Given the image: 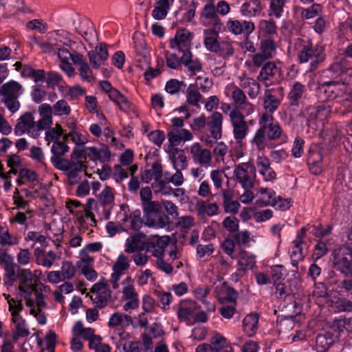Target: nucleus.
I'll return each mask as SVG.
<instances>
[{
    "mask_svg": "<svg viewBox=\"0 0 352 352\" xmlns=\"http://www.w3.org/2000/svg\"><path fill=\"white\" fill-rule=\"evenodd\" d=\"M223 120V115L218 111L213 112L208 118L206 126L211 137L215 140H218L222 137Z\"/></svg>",
    "mask_w": 352,
    "mask_h": 352,
    "instance_id": "nucleus-24",
    "label": "nucleus"
},
{
    "mask_svg": "<svg viewBox=\"0 0 352 352\" xmlns=\"http://www.w3.org/2000/svg\"><path fill=\"white\" fill-rule=\"evenodd\" d=\"M85 151L87 156L94 162L99 161L104 164L109 162L111 157V151L106 145L100 148L95 146L87 147Z\"/></svg>",
    "mask_w": 352,
    "mask_h": 352,
    "instance_id": "nucleus-29",
    "label": "nucleus"
},
{
    "mask_svg": "<svg viewBox=\"0 0 352 352\" xmlns=\"http://www.w3.org/2000/svg\"><path fill=\"white\" fill-rule=\"evenodd\" d=\"M19 243V238L9 232L8 229H0V244L2 245H14Z\"/></svg>",
    "mask_w": 352,
    "mask_h": 352,
    "instance_id": "nucleus-60",
    "label": "nucleus"
},
{
    "mask_svg": "<svg viewBox=\"0 0 352 352\" xmlns=\"http://www.w3.org/2000/svg\"><path fill=\"white\" fill-rule=\"evenodd\" d=\"M298 60L300 63L309 62L311 69L324 61V47L320 44L314 45L310 40L298 38L294 42Z\"/></svg>",
    "mask_w": 352,
    "mask_h": 352,
    "instance_id": "nucleus-4",
    "label": "nucleus"
},
{
    "mask_svg": "<svg viewBox=\"0 0 352 352\" xmlns=\"http://www.w3.org/2000/svg\"><path fill=\"white\" fill-rule=\"evenodd\" d=\"M228 30L235 35L244 34L248 36L255 30V25L250 21L229 20L226 24Z\"/></svg>",
    "mask_w": 352,
    "mask_h": 352,
    "instance_id": "nucleus-20",
    "label": "nucleus"
},
{
    "mask_svg": "<svg viewBox=\"0 0 352 352\" xmlns=\"http://www.w3.org/2000/svg\"><path fill=\"white\" fill-rule=\"evenodd\" d=\"M175 0H157L152 10L151 16L155 20H163L173 5Z\"/></svg>",
    "mask_w": 352,
    "mask_h": 352,
    "instance_id": "nucleus-34",
    "label": "nucleus"
},
{
    "mask_svg": "<svg viewBox=\"0 0 352 352\" xmlns=\"http://www.w3.org/2000/svg\"><path fill=\"white\" fill-rule=\"evenodd\" d=\"M225 95L230 98V100L243 111L245 116H250L254 112L255 106L249 102L245 92L234 82L228 84L224 90Z\"/></svg>",
    "mask_w": 352,
    "mask_h": 352,
    "instance_id": "nucleus-6",
    "label": "nucleus"
},
{
    "mask_svg": "<svg viewBox=\"0 0 352 352\" xmlns=\"http://www.w3.org/2000/svg\"><path fill=\"white\" fill-rule=\"evenodd\" d=\"M131 261L128 256L121 254L112 266L113 274L122 276L130 268Z\"/></svg>",
    "mask_w": 352,
    "mask_h": 352,
    "instance_id": "nucleus-47",
    "label": "nucleus"
},
{
    "mask_svg": "<svg viewBox=\"0 0 352 352\" xmlns=\"http://www.w3.org/2000/svg\"><path fill=\"white\" fill-rule=\"evenodd\" d=\"M146 235L138 232L129 236L125 241L124 252L133 254L136 252H142L146 248L147 241H144Z\"/></svg>",
    "mask_w": 352,
    "mask_h": 352,
    "instance_id": "nucleus-19",
    "label": "nucleus"
},
{
    "mask_svg": "<svg viewBox=\"0 0 352 352\" xmlns=\"http://www.w3.org/2000/svg\"><path fill=\"white\" fill-rule=\"evenodd\" d=\"M191 51L184 52L182 56V63L188 68L190 76H195L197 72L202 70V63L198 58H192Z\"/></svg>",
    "mask_w": 352,
    "mask_h": 352,
    "instance_id": "nucleus-38",
    "label": "nucleus"
},
{
    "mask_svg": "<svg viewBox=\"0 0 352 352\" xmlns=\"http://www.w3.org/2000/svg\"><path fill=\"white\" fill-rule=\"evenodd\" d=\"M322 150L319 148H313L309 151L307 157V165L309 171L316 175L322 172Z\"/></svg>",
    "mask_w": 352,
    "mask_h": 352,
    "instance_id": "nucleus-23",
    "label": "nucleus"
},
{
    "mask_svg": "<svg viewBox=\"0 0 352 352\" xmlns=\"http://www.w3.org/2000/svg\"><path fill=\"white\" fill-rule=\"evenodd\" d=\"M38 112L41 117L38 121H35L32 112H25L21 115L14 129V134L20 136L27 133L31 138H38L41 135V131L53 124L52 107L49 104H41L38 107Z\"/></svg>",
    "mask_w": 352,
    "mask_h": 352,
    "instance_id": "nucleus-2",
    "label": "nucleus"
},
{
    "mask_svg": "<svg viewBox=\"0 0 352 352\" xmlns=\"http://www.w3.org/2000/svg\"><path fill=\"white\" fill-rule=\"evenodd\" d=\"M52 107V115L54 114L57 116H67L71 113V107L68 102L61 99L58 100Z\"/></svg>",
    "mask_w": 352,
    "mask_h": 352,
    "instance_id": "nucleus-52",
    "label": "nucleus"
},
{
    "mask_svg": "<svg viewBox=\"0 0 352 352\" xmlns=\"http://www.w3.org/2000/svg\"><path fill=\"white\" fill-rule=\"evenodd\" d=\"M233 239L236 244L240 247H249L251 241H253V236L247 230L241 231L238 230L233 234Z\"/></svg>",
    "mask_w": 352,
    "mask_h": 352,
    "instance_id": "nucleus-53",
    "label": "nucleus"
},
{
    "mask_svg": "<svg viewBox=\"0 0 352 352\" xmlns=\"http://www.w3.org/2000/svg\"><path fill=\"white\" fill-rule=\"evenodd\" d=\"M214 0H208L200 12V23L208 28L223 29V25L217 13Z\"/></svg>",
    "mask_w": 352,
    "mask_h": 352,
    "instance_id": "nucleus-12",
    "label": "nucleus"
},
{
    "mask_svg": "<svg viewBox=\"0 0 352 352\" xmlns=\"http://www.w3.org/2000/svg\"><path fill=\"white\" fill-rule=\"evenodd\" d=\"M94 258L89 255H85L77 263L76 266L80 270L87 280L93 281L98 277V273L94 269Z\"/></svg>",
    "mask_w": 352,
    "mask_h": 352,
    "instance_id": "nucleus-28",
    "label": "nucleus"
},
{
    "mask_svg": "<svg viewBox=\"0 0 352 352\" xmlns=\"http://www.w3.org/2000/svg\"><path fill=\"white\" fill-rule=\"evenodd\" d=\"M332 267L340 273L348 276L352 273V248L346 246L335 249L332 254Z\"/></svg>",
    "mask_w": 352,
    "mask_h": 352,
    "instance_id": "nucleus-7",
    "label": "nucleus"
},
{
    "mask_svg": "<svg viewBox=\"0 0 352 352\" xmlns=\"http://www.w3.org/2000/svg\"><path fill=\"white\" fill-rule=\"evenodd\" d=\"M43 276L41 270L32 272L30 269H22L18 272V289L20 296L30 308V314L34 316L41 324L46 323V317L43 309L47 307L45 294L50 292V286L41 283Z\"/></svg>",
    "mask_w": 352,
    "mask_h": 352,
    "instance_id": "nucleus-1",
    "label": "nucleus"
},
{
    "mask_svg": "<svg viewBox=\"0 0 352 352\" xmlns=\"http://www.w3.org/2000/svg\"><path fill=\"white\" fill-rule=\"evenodd\" d=\"M331 112L329 106L318 104L306 107L302 111V115L307 119V124L310 126L318 122H324L329 116Z\"/></svg>",
    "mask_w": 352,
    "mask_h": 352,
    "instance_id": "nucleus-13",
    "label": "nucleus"
},
{
    "mask_svg": "<svg viewBox=\"0 0 352 352\" xmlns=\"http://www.w3.org/2000/svg\"><path fill=\"white\" fill-rule=\"evenodd\" d=\"M72 62L78 67L79 74L82 80L89 82L94 81L92 71L82 54H75Z\"/></svg>",
    "mask_w": 352,
    "mask_h": 352,
    "instance_id": "nucleus-30",
    "label": "nucleus"
},
{
    "mask_svg": "<svg viewBox=\"0 0 352 352\" xmlns=\"http://www.w3.org/2000/svg\"><path fill=\"white\" fill-rule=\"evenodd\" d=\"M335 338L331 331L319 333L315 340L313 349L317 352H325L333 344Z\"/></svg>",
    "mask_w": 352,
    "mask_h": 352,
    "instance_id": "nucleus-35",
    "label": "nucleus"
},
{
    "mask_svg": "<svg viewBox=\"0 0 352 352\" xmlns=\"http://www.w3.org/2000/svg\"><path fill=\"white\" fill-rule=\"evenodd\" d=\"M197 309L198 305L195 301L192 300H181L178 304L177 318L180 321L190 324L191 318Z\"/></svg>",
    "mask_w": 352,
    "mask_h": 352,
    "instance_id": "nucleus-21",
    "label": "nucleus"
},
{
    "mask_svg": "<svg viewBox=\"0 0 352 352\" xmlns=\"http://www.w3.org/2000/svg\"><path fill=\"white\" fill-rule=\"evenodd\" d=\"M69 151V146L66 142L56 141L51 146L52 157L50 158L52 164L55 168L61 164L67 163V160L63 157Z\"/></svg>",
    "mask_w": 352,
    "mask_h": 352,
    "instance_id": "nucleus-22",
    "label": "nucleus"
},
{
    "mask_svg": "<svg viewBox=\"0 0 352 352\" xmlns=\"http://www.w3.org/2000/svg\"><path fill=\"white\" fill-rule=\"evenodd\" d=\"M258 126L250 141L251 145L258 151L265 150L267 140L276 141L286 138L280 123L273 116L261 113L258 118Z\"/></svg>",
    "mask_w": 352,
    "mask_h": 352,
    "instance_id": "nucleus-3",
    "label": "nucleus"
},
{
    "mask_svg": "<svg viewBox=\"0 0 352 352\" xmlns=\"http://www.w3.org/2000/svg\"><path fill=\"white\" fill-rule=\"evenodd\" d=\"M114 199L113 188L106 186L98 196V203L112 207Z\"/></svg>",
    "mask_w": 352,
    "mask_h": 352,
    "instance_id": "nucleus-54",
    "label": "nucleus"
},
{
    "mask_svg": "<svg viewBox=\"0 0 352 352\" xmlns=\"http://www.w3.org/2000/svg\"><path fill=\"white\" fill-rule=\"evenodd\" d=\"M190 157L195 164L208 168L211 166L212 157L210 150L195 142L189 147Z\"/></svg>",
    "mask_w": 352,
    "mask_h": 352,
    "instance_id": "nucleus-14",
    "label": "nucleus"
},
{
    "mask_svg": "<svg viewBox=\"0 0 352 352\" xmlns=\"http://www.w3.org/2000/svg\"><path fill=\"white\" fill-rule=\"evenodd\" d=\"M186 84L184 81L177 79H170L165 85V91L170 95H178L180 92H184Z\"/></svg>",
    "mask_w": 352,
    "mask_h": 352,
    "instance_id": "nucleus-51",
    "label": "nucleus"
},
{
    "mask_svg": "<svg viewBox=\"0 0 352 352\" xmlns=\"http://www.w3.org/2000/svg\"><path fill=\"white\" fill-rule=\"evenodd\" d=\"M237 264L245 270L252 269L256 264V256L244 250H241L237 257Z\"/></svg>",
    "mask_w": 352,
    "mask_h": 352,
    "instance_id": "nucleus-45",
    "label": "nucleus"
},
{
    "mask_svg": "<svg viewBox=\"0 0 352 352\" xmlns=\"http://www.w3.org/2000/svg\"><path fill=\"white\" fill-rule=\"evenodd\" d=\"M287 0H270L269 15L280 18L283 13V8Z\"/></svg>",
    "mask_w": 352,
    "mask_h": 352,
    "instance_id": "nucleus-57",
    "label": "nucleus"
},
{
    "mask_svg": "<svg viewBox=\"0 0 352 352\" xmlns=\"http://www.w3.org/2000/svg\"><path fill=\"white\" fill-rule=\"evenodd\" d=\"M275 295L277 298L289 301H292L294 296L292 293L287 289L285 283H279L276 285Z\"/></svg>",
    "mask_w": 352,
    "mask_h": 352,
    "instance_id": "nucleus-62",
    "label": "nucleus"
},
{
    "mask_svg": "<svg viewBox=\"0 0 352 352\" xmlns=\"http://www.w3.org/2000/svg\"><path fill=\"white\" fill-rule=\"evenodd\" d=\"M293 245L290 256L292 265L296 267L298 261H302L307 254V244L306 243H300L293 241Z\"/></svg>",
    "mask_w": 352,
    "mask_h": 352,
    "instance_id": "nucleus-44",
    "label": "nucleus"
},
{
    "mask_svg": "<svg viewBox=\"0 0 352 352\" xmlns=\"http://www.w3.org/2000/svg\"><path fill=\"white\" fill-rule=\"evenodd\" d=\"M76 267L69 261H64L61 265V270L60 271L63 280H71L76 275Z\"/></svg>",
    "mask_w": 352,
    "mask_h": 352,
    "instance_id": "nucleus-63",
    "label": "nucleus"
},
{
    "mask_svg": "<svg viewBox=\"0 0 352 352\" xmlns=\"http://www.w3.org/2000/svg\"><path fill=\"white\" fill-rule=\"evenodd\" d=\"M322 11V8L319 3H314L310 7L305 8L301 12V16L305 19H313L319 15Z\"/></svg>",
    "mask_w": 352,
    "mask_h": 352,
    "instance_id": "nucleus-64",
    "label": "nucleus"
},
{
    "mask_svg": "<svg viewBox=\"0 0 352 352\" xmlns=\"http://www.w3.org/2000/svg\"><path fill=\"white\" fill-rule=\"evenodd\" d=\"M210 345L213 351L219 352L221 350L228 351L230 349L231 352H233V349L230 346V342L223 336L219 333H215L210 340Z\"/></svg>",
    "mask_w": 352,
    "mask_h": 352,
    "instance_id": "nucleus-42",
    "label": "nucleus"
},
{
    "mask_svg": "<svg viewBox=\"0 0 352 352\" xmlns=\"http://www.w3.org/2000/svg\"><path fill=\"white\" fill-rule=\"evenodd\" d=\"M258 323V316L256 314L247 315L243 320V331L248 337H252L255 335Z\"/></svg>",
    "mask_w": 352,
    "mask_h": 352,
    "instance_id": "nucleus-43",
    "label": "nucleus"
},
{
    "mask_svg": "<svg viewBox=\"0 0 352 352\" xmlns=\"http://www.w3.org/2000/svg\"><path fill=\"white\" fill-rule=\"evenodd\" d=\"M17 269L18 266L15 263L4 267L3 281L6 285L12 286L16 278H18V274H16Z\"/></svg>",
    "mask_w": 352,
    "mask_h": 352,
    "instance_id": "nucleus-56",
    "label": "nucleus"
},
{
    "mask_svg": "<svg viewBox=\"0 0 352 352\" xmlns=\"http://www.w3.org/2000/svg\"><path fill=\"white\" fill-rule=\"evenodd\" d=\"M196 208L199 215L212 217L219 213V206L216 203L207 204L205 201H201L197 203Z\"/></svg>",
    "mask_w": 352,
    "mask_h": 352,
    "instance_id": "nucleus-48",
    "label": "nucleus"
},
{
    "mask_svg": "<svg viewBox=\"0 0 352 352\" xmlns=\"http://www.w3.org/2000/svg\"><path fill=\"white\" fill-rule=\"evenodd\" d=\"M263 8L261 0H247L240 7V14L245 18L259 16Z\"/></svg>",
    "mask_w": 352,
    "mask_h": 352,
    "instance_id": "nucleus-27",
    "label": "nucleus"
},
{
    "mask_svg": "<svg viewBox=\"0 0 352 352\" xmlns=\"http://www.w3.org/2000/svg\"><path fill=\"white\" fill-rule=\"evenodd\" d=\"M56 168L65 172L69 180V184L74 185L78 182V175L85 170L86 166L82 160L69 161L67 160V163L61 164Z\"/></svg>",
    "mask_w": 352,
    "mask_h": 352,
    "instance_id": "nucleus-16",
    "label": "nucleus"
},
{
    "mask_svg": "<svg viewBox=\"0 0 352 352\" xmlns=\"http://www.w3.org/2000/svg\"><path fill=\"white\" fill-rule=\"evenodd\" d=\"M95 204L94 199H89L85 206H83V213L78 217V222L81 226H87L95 227L97 222L94 213L91 212L93 204Z\"/></svg>",
    "mask_w": 352,
    "mask_h": 352,
    "instance_id": "nucleus-32",
    "label": "nucleus"
},
{
    "mask_svg": "<svg viewBox=\"0 0 352 352\" xmlns=\"http://www.w3.org/2000/svg\"><path fill=\"white\" fill-rule=\"evenodd\" d=\"M90 298L96 307H105L111 298V292L109 285L103 281L95 283L91 289Z\"/></svg>",
    "mask_w": 352,
    "mask_h": 352,
    "instance_id": "nucleus-11",
    "label": "nucleus"
},
{
    "mask_svg": "<svg viewBox=\"0 0 352 352\" xmlns=\"http://www.w3.org/2000/svg\"><path fill=\"white\" fill-rule=\"evenodd\" d=\"M193 34L186 29H181L177 31L173 38L170 40V47L178 50L182 54L190 51L191 41Z\"/></svg>",
    "mask_w": 352,
    "mask_h": 352,
    "instance_id": "nucleus-15",
    "label": "nucleus"
},
{
    "mask_svg": "<svg viewBox=\"0 0 352 352\" xmlns=\"http://www.w3.org/2000/svg\"><path fill=\"white\" fill-rule=\"evenodd\" d=\"M278 72L279 69L274 62H267L261 67L257 80L264 82L265 87H268L267 81L274 78Z\"/></svg>",
    "mask_w": 352,
    "mask_h": 352,
    "instance_id": "nucleus-39",
    "label": "nucleus"
},
{
    "mask_svg": "<svg viewBox=\"0 0 352 352\" xmlns=\"http://www.w3.org/2000/svg\"><path fill=\"white\" fill-rule=\"evenodd\" d=\"M239 85L245 90L250 99H255L260 94L261 85L254 78L249 76L245 72H243L238 76Z\"/></svg>",
    "mask_w": 352,
    "mask_h": 352,
    "instance_id": "nucleus-17",
    "label": "nucleus"
},
{
    "mask_svg": "<svg viewBox=\"0 0 352 352\" xmlns=\"http://www.w3.org/2000/svg\"><path fill=\"white\" fill-rule=\"evenodd\" d=\"M23 86L15 80H10L0 87L1 101L12 113L19 111L21 103L19 97L23 94Z\"/></svg>",
    "mask_w": 352,
    "mask_h": 352,
    "instance_id": "nucleus-5",
    "label": "nucleus"
},
{
    "mask_svg": "<svg viewBox=\"0 0 352 352\" xmlns=\"http://www.w3.org/2000/svg\"><path fill=\"white\" fill-rule=\"evenodd\" d=\"M122 300L126 301L123 305V309L128 311L139 307V296L135 289L133 280L131 276H127L122 282Z\"/></svg>",
    "mask_w": 352,
    "mask_h": 352,
    "instance_id": "nucleus-10",
    "label": "nucleus"
},
{
    "mask_svg": "<svg viewBox=\"0 0 352 352\" xmlns=\"http://www.w3.org/2000/svg\"><path fill=\"white\" fill-rule=\"evenodd\" d=\"M168 155L174 169L185 170L187 168L188 162L183 149L172 148L170 149Z\"/></svg>",
    "mask_w": 352,
    "mask_h": 352,
    "instance_id": "nucleus-31",
    "label": "nucleus"
},
{
    "mask_svg": "<svg viewBox=\"0 0 352 352\" xmlns=\"http://www.w3.org/2000/svg\"><path fill=\"white\" fill-rule=\"evenodd\" d=\"M235 181L243 189L252 188L254 186L255 167L250 162L240 163L234 169Z\"/></svg>",
    "mask_w": 352,
    "mask_h": 352,
    "instance_id": "nucleus-9",
    "label": "nucleus"
},
{
    "mask_svg": "<svg viewBox=\"0 0 352 352\" xmlns=\"http://www.w3.org/2000/svg\"><path fill=\"white\" fill-rule=\"evenodd\" d=\"M34 254L35 256L36 263L47 268H50L53 265L56 258V255L52 250L45 252L42 249L36 248L34 250Z\"/></svg>",
    "mask_w": 352,
    "mask_h": 352,
    "instance_id": "nucleus-36",
    "label": "nucleus"
},
{
    "mask_svg": "<svg viewBox=\"0 0 352 352\" xmlns=\"http://www.w3.org/2000/svg\"><path fill=\"white\" fill-rule=\"evenodd\" d=\"M167 137L170 144L177 145L181 142L192 140L193 135L189 130L181 128L178 129H171L168 133Z\"/></svg>",
    "mask_w": 352,
    "mask_h": 352,
    "instance_id": "nucleus-37",
    "label": "nucleus"
},
{
    "mask_svg": "<svg viewBox=\"0 0 352 352\" xmlns=\"http://www.w3.org/2000/svg\"><path fill=\"white\" fill-rule=\"evenodd\" d=\"M142 207L146 220L148 217H151V215L152 214H160L162 210L161 204L158 201L152 200L143 203V204H142Z\"/></svg>",
    "mask_w": 352,
    "mask_h": 352,
    "instance_id": "nucleus-55",
    "label": "nucleus"
},
{
    "mask_svg": "<svg viewBox=\"0 0 352 352\" xmlns=\"http://www.w3.org/2000/svg\"><path fill=\"white\" fill-rule=\"evenodd\" d=\"M277 45L271 38L262 39L260 43V50L262 54L272 58L276 54Z\"/></svg>",
    "mask_w": 352,
    "mask_h": 352,
    "instance_id": "nucleus-50",
    "label": "nucleus"
},
{
    "mask_svg": "<svg viewBox=\"0 0 352 352\" xmlns=\"http://www.w3.org/2000/svg\"><path fill=\"white\" fill-rule=\"evenodd\" d=\"M52 125L50 124L43 130L45 131V140L47 142L48 145L51 142L53 144L56 141H60V138L63 135V129L60 124L56 123L54 127H52Z\"/></svg>",
    "mask_w": 352,
    "mask_h": 352,
    "instance_id": "nucleus-46",
    "label": "nucleus"
},
{
    "mask_svg": "<svg viewBox=\"0 0 352 352\" xmlns=\"http://www.w3.org/2000/svg\"><path fill=\"white\" fill-rule=\"evenodd\" d=\"M276 192L272 188L261 187L256 194V205L261 207L272 206Z\"/></svg>",
    "mask_w": 352,
    "mask_h": 352,
    "instance_id": "nucleus-40",
    "label": "nucleus"
},
{
    "mask_svg": "<svg viewBox=\"0 0 352 352\" xmlns=\"http://www.w3.org/2000/svg\"><path fill=\"white\" fill-rule=\"evenodd\" d=\"M33 216L34 211L31 209L27 208L25 212L18 211L10 219V222L24 226L26 225L27 221L32 219Z\"/></svg>",
    "mask_w": 352,
    "mask_h": 352,
    "instance_id": "nucleus-58",
    "label": "nucleus"
},
{
    "mask_svg": "<svg viewBox=\"0 0 352 352\" xmlns=\"http://www.w3.org/2000/svg\"><path fill=\"white\" fill-rule=\"evenodd\" d=\"M186 102L192 107L199 108V102L203 98L202 95L195 89V86L190 85L186 89Z\"/></svg>",
    "mask_w": 352,
    "mask_h": 352,
    "instance_id": "nucleus-49",
    "label": "nucleus"
},
{
    "mask_svg": "<svg viewBox=\"0 0 352 352\" xmlns=\"http://www.w3.org/2000/svg\"><path fill=\"white\" fill-rule=\"evenodd\" d=\"M222 29L216 28H208L204 31V43L206 48L212 52H215L220 42L218 41L219 34Z\"/></svg>",
    "mask_w": 352,
    "mask_h": 352,
    "instance_id": "nucleus-33",
    "label": "nucleus"
},
{
    "mask_svg": "<svg viewBox=\"0 0 352 352\" xmlns=\"http://www.w3.org/2000/svg\"><path fill=\"white\" fill-rule=\"evenodd\" d=\"M155 294L157 296V300L161 304V308L164 311L169 309L170 305L173 301V296L171 293L164 291H155Z\"/></svg>",
    "mask_w": 352,
    "mask_h": 352,
    "instance_id": "nucleus-61",
    "label": "nucleus"
},
{
    "mask_svg": "<svg viewBox=\"0 0 352 352\" xmlns=\"http://www.w3.org/2000/svg\"><path fill=\"white\" fill-rule=\"evenodd\" d=\"M170 223V217L167 214H161L158 217L157 219H154L152 217H148L145 225L148 227L153 228H164L168 226Z\"/></svg>",
    "mask_w": 352,
    "mask_h": 352,
    "instance_id": "nucleus-59",
    "label": "nucleus"
},
{
    "mask_svg": "<svg viewBox=\"0 0 352 352\" xmlns=\"http://www.w3.org/2000/svg\"><path fill=\"white\" fill-rule=\"evenodd\" d=\"M307 92L306 85L299 81H295L291 85L287 94V100L290 107H298L300 100L305 98Z\"/></svg>",
    "mask_w": 352,
    "mask_h": 352,
    "instance_id": "nucleus-26",
    "label": "nucleus"
},
{
    "mask_svg": "<svg viewBox=\"0 0 352 352\" xmlns=\"http://www.w3.org/2000/svg\"><path fill=\"white\" fill-rule=\"evenodd\" d=\"M243 111L238 108H234L229 113L230 121L233 129V135L237 143L245 138L249 132V126L245 120Z\"/></svg>",
    "mask_w": 352,
    "mask_h": 352,
    "instance_id": "nucleus-8",
    "label": "nucleus"
},
{
    "mask_svg": "<svg viewBox=\"0 0 352 352\" xmlns=\"http://www.w3.org/2000/svg\"><path fill=\"white\" fill-rule=\"evenodd\" d=\"M221 194L223 200V209L227 213L235 214L238 212L240 204L238 201H233L232 199V192L228 189L221 190Z\"/></svg>",
    "mask_w": 352,
    "mask_h": 352,
    "instance_id": "nucleus-41",
    "label": "nucleus"
},
{
    "mask_svg": "<svg viewBox=\"0 0 352 352\" xmlns=\"http://www.w3.org/2000/svg\"><path fill=\"white\" fill-rule=\"evenodd\" d=\"M10 320L14 342H17L19 339L26 338L30 334L28 324L22 316L10 318Z\"/></svg>",
    "mask_w": 352,
    "mask_h": 352,
    "instance_id": "nucleus-25",
    "label": "nucleus"
},
{
    "mask_svg": "<svg viewBox=\"0 0 352 352\" xmlns=\"http://www.w3.org/2000/svg\"><path fill=\"white\" fill-rule=\"evenodd\" d=\"M278 91L283 94V88L279 87L277 90L275 89H267L265 91L263 99V107L265 109V112L263 113L273 116L272 114L278 109L281 103V98L277 97L275 94V92Z\"/></svg>",
    "mask_w": 352,
    "mask_h": 352,
    "instance_id": "nucleus-18",
    "label": "nucleus"
}]
</instances>
